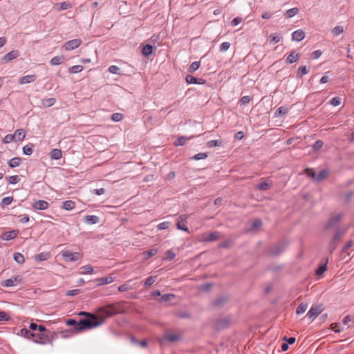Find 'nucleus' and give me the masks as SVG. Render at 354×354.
<instances>
[{
  "mask_svg": "<svg viewBox=\"0 0 354 354\" xmlns=\"http://www.w3.org/2000/svg\"><path fill=\"white\" fill-rule=\"evenodd\" d=\"M104 323V319H99V317L94 314L86 317V319H81L77 324V331L80 332L85 329H91L100 326Z\"/></svg>",
  "mask_w": 354,
  "mask_h": 354,
  "instance_id": "nucleus-1",
  "label": "nucleus"
},
{
  "mask_svg": "<svg viewBox=\"0 0 354 354\" xmlns=\"http://www.w3.org/2000/svg\"><path fill=\"white\" fill-rule=\"evenodd\" d=\"M347 230V227H338L337 228H336L335 234L332 237L328 246V251L330 254H332L334 252V250L337 248L342 238L345 235Z\"/></svg>",
  "mask_w": 354,
  "mask_h": 354,
  "instance_id": "nucleus-2",
  "label": "nucleus"
},
{
  "mask_svg": "<svg viewBox=\"0 0 354 354\" xmlns=\"http://www.w3.org/2000/svg\"><path fill=\"white\" fill-rule=\"evenodd\" d=\"M20 333L21 336L28 339L35 337L36 339L33 341L37 344H45V341L44 339L47 337V335L44 333L35 334L26 328H22Z\"/></svg>",
  "mask_w": 354,
  "mask_h": 354,
  "instance_id": "nucleus-3",
  "label": "nucleus"
},
{
  "mask_svg": "<svg viewBox=\"0 0 354 354\" xmlns=\"http://www.w3.org/2000/svg\"><path fill=\"white\" fill-rule=\"evenodd\" d=\"M116 313H118V311L115 308L114 305H109L100 308L97 310V315H95L99 317V319L104 318L105 321L106 318H109Z\"/></svg>",
  "mask_w": 354,
  "mask_h": 354,
  "instance_id": "nucleus-4",
  "label": "nucleus"
},
{
  "mask_svg": "<svg viewBox=\"0 0 354 354\" xmlns=\"http://www.w3.org/2000/svg\"><path fill=\"white\" fill-rule=\"evenodd\" d=\"M341 218H342L341 214H337L331 216L325 225V227H324L325 230H335L336 228H337L339 227V226H337V224L338 223V222L340 221Z\"/></svg>",
  "mask_w": 354,
  "mask_h": 354,
  "instance_id": "nucleus-5",
  "label": "nucleus"
},
{
  "mask_svg": "<svg viewBox=\"0 0 354 354\" xmlns=\"http://www.w3.org/2000/svg\"><path fill=\"white\" fill-rule=\"evenodd\" d=\"M230 324V318L225 317L216 319L214 323V327L217 330H221L227 328Z\"/></svg>",
  "mask_w": 354,
  "mask_h": 354,
  "instance_id": "nucleus-6",
  "label": "nucleus"
},
{
  "mask_svg": "<svg viewBox=\"0 0 354 354\" xmlns=\"http://www.w3.org/2000/svg\"><path fill=\"white\" fill-rule=\"evenodd\" d=\"M324 308L322 305L313 306L306 314L310 319H315L322 311Z\"/></svg>",
  "mask_w": 354,
  "mask_h": 354,
  "instance_id": "nucleus-7",
  "label": "nucleus"
},
{
  "mask_svg": "<svg viewBox=\"0 0 354 354\" xmlns=\"http://www.w3.org/2000/svg\"><path fill=\"white\" fill-rule=\"evenodd\" d=\"M286 246L284 243L274 244L270 248V254L274 257L279 256L284 251Z\"/></svg>",
  "mask_w": 354,
  "mask_h": 354,
  "instance_id": "nucleus-8",
  "label": "nucleus"
},
{
  "mask_svg": "<svg viewBox=\"0 0 354 354\" xmlns=\"http://www.w3.org/2000/svg\"><path fill=\"white\" fill-rule=\"evenodd\" d=\"M82 44V40L80 39H74L66 42L63 48L65 50H72L78 48Z\"/></svg>",
  "mask_w": 354,
  "mask_h": 354,
  "instance_id": "nucleus-9",
  "label": "nucleus"
},
{
  "mask_svg": "<svg viewBox=\"0 0 354 354\" xmlns=\"http://www.w3.org/2000/svg\"><path fill=\"white\" fill-rule=\"evenodd\" d=\"M62 256L70 261H75L82 259V256L79 252H71L68 250L62 252Z\"/></svg>",
  "mask_w": 354,
  "mask_h": 354,
  "instance_id": "nucleus-10",
  "label": "nucleus"
},
{
  "mask_svg": "<svg viewBox=\"0 0 354 354\" xmlns=\"http://www.w3.org/2000/svg\"><path fill=\"white\" fill-rule=\"evenodd\" d=\"M177 339V336L175 334H168L164 335L162 338L159 339V342L161 345L165 346L168 343L174 342Z\"/></svg>",
  "mask_w": 354,
  "mask_h": 354,
  "instance_id": "nucleus-11",
  "label": "nucleus"
},
{
  "mask_svg": "<svg viewBox=\"0 0 354 354\" xmlns=\"http://www.w3.org/2000/svg\"><path fill=\"white\" fill-rule=\"evenodd\" d=\"M185 81L187 84H204L206 82V80L203 78H197L191 75H187L185 77Z\"/></svg>",
  "mask_w": 354,
  "mask_h": 354,
  "instance_id": "nucleus-12",
  "label": "nucleus"
},
{
  "mask_svg": "<svg viewBox=\"0 0 354 354\" xmlns=\"http://www.w3.org/2000/svg\"><path fill=\"white\" fill-rule=\"evenodd\" d=\"M32 207L38 210H45L49 207V204L47 201L43 200H39L34 202Z\"/></svg>",
  "mask_w": 354,
  "mask_h": 354,
  "instance_id": "nucleus-13",
  "label": "nucleus"
},
{
  "mask_svg": "<svg viewBox=\"0 0 354 354\" xmlns=\"http://www.w3.org/2000/svg\"><path fill=\"white\" fill-rule=\"evenodd\" d=\"M18 234H19L18 230H11V231L3 233L1 235V239L4 240V241H9V240H12V239H15L17 236Z\"/></svg>",
  "mask_w": 354,
  "mask_h": 354,
  "instance_id": "nucleus-14",
  "label": "nucleus"
},
{
  "mask_svg": "<svg viewBox=\"0 0 354 354\" xmlns=\"http://www.w3.org/2000/svg\"><path fill=\"white\" fill-rule=\"evenodd\" d=\"M221 238V233L218 232H213L203 237V240L207 242L214 241Z\"/></svg>",
  "mask_w": 354,
  "mask_h": 354,
  "instance_id": "nucleus-15",
  "label": "nucleus"
},
{
  "mask_svg": "<svg viewBox=\"0 0 354 354\" xmlns=\"http://www.w3.org/2000/svg\"><path fill=\"white\" fill-rule=\"evenodd\" d=\"M305 37V32L303 30H297L292 32V39L296 41H300Z\"/></svg>",
  "mask_w": 354,
  "mask_h": 354,
  "instance_id": "nucleus-16",
  "label": "nucleus"
},
{
  "mask_svg": "<svg viewBox=\"0 0 354 354\" xmlns=\"http://www.w3.org/2000/svg\"><path fill=\"white\" fill-rule=\"evenodd\" d=\"M36 80L35 75H28L24 76L19 79V83L20 84H28L34 82Z\"/></svg>",
  "mask_w": 354,
  "mask_h": 354,
  "instance_id": "nucleus-17",
  "label": "nucleus"
},
{
  "mask_svg": "<svg viewBox=\"0 0 354 354\" xmlns=\"http://www.w3.org/2000/svg\"><path fill=\"white\" fill-rule=\"evenodd\" d=\"M19 56V52L17 50H12L6 54L3 58L6 62H10Z\"/></svg>",
  "mask_w": 354,
  "mask_h": 354,
  "instance_id": "nucleus-18",
  "label": "nucleus"
},
{
  "mask_svg": "<svg viewBox=\"0 0 354 354\" xmlns=\"http://www.w3.org/2000/svg\"><path fill=\"white\" fill-rule=\"evenodd\" d=\"M114 281L113 277L109 276L106 277L98 278L96 281L99 286L106 285L112 283Z\"/></svg>",
  "mask_w": 354,
  "mask_h": 354,
  "instance_id": "nucleus-19",
  "label": "nucleus"
},
{
  "mask_svg": "<svg viewBox=\"0 0 354 354\" xmlns=\"http://www.w3.org/2000/svg\"><path fill=\"white\" fill-rule=\"evenodd\" d=\"M84 221L87 224H96L99 222V217L95 215H88L84 217Z\"/></svg>",
  "mask_w": 354,
  "mask_h": 354,
  "instance_id": "nucleus-20",
  "label": "nucleus"
},
{
  "mask_svg": "<svg viewBox=\"0 0 354 354\" xmlns=\"http://www.w3.org/2000/svg\"><path fill=\"white\" fill-rule=\"evenodd\" d=\"M228 300V297L226 296H222L218 297L217 299L213 301V305L216 307H221L225 304Z\"/></svg>",
  "mask_w": 354,
  "mask_h": 354,
  "instance_id": "nucleus-21",
  "label": "nucleus"
},
{
  "mask_svg": "<svg viewBox=\"0 0 354 354\" xmlns=\"http://www.w3.org/2000/svg\"><path fill=\"white\" fill-rule=\"evenodd\" d=\"M15 139L16 138L19 141H22L26 137V132L24 129H17L14 133Z\"/></svg>",
  "mask_w": 354,
  "mask_h": 354,
  "instance_id": "nucleus-22",
  "label": "nucleus"
},
{
  "mask_svg": "<svg viewBox=\"0 0 354 354\" xmlns=\"http://www.w3.org/2000/svg\"><path fill=\"white\" fill-rule=\"evenodd\" d=\"M299 54L295 53L294 51H292L287 57L286 62L288 64H292L295 62H297L299 59Z\"/></svg>",
  "mask_w": 354,
  "mask_h": 354,
  "instance_id": "nucleus-23",
  "label": "nucleus"
},
{
  "mask_svg": "<svg viewBox=\"0 0 354 354\" xmlns=\"http://www.w3.org/2000/svg\"><path fill=\"white\" fill-rule=\"evenodd\" d=\"M288 112V108L286 106L279 107L274 112L275 117H281Z\"/></svg>",
  "mask_w": 354,
  "mask_h": 354,
  "instance_id": "nucleus-24",
  "label": "nucleus"
},
{
  "mask_svg": "<svg viewBox=\"0 0 354 354\" xmlns=\"http://www.w3.org/2000/svg\"><path fill=\"white\" fill-rule=\"evenodd\" d=\"M56 102V99L51 97V98H46L41 100V105L44 107H50L55 104Z\"/></svg>",
  "mask_w": 354,
  "mask_h": 354,
  "instance_id": "nucleus-25",
  "label": "nucleus"
},
{
  "mask_svg": "<svg viewBox=\"0 0 354 354\" xmlns=\"http://www.w3.org/2000/svg\"><path fill=\"white\" fill-rule=\"evenodd\" d=\"M158 252V250L156 248L151 249L149 250L145 251L142 253L143 258L145 260L149 259L150 257L154 256Z\"/></svg>",
  "mask_w": 354,
  "mask_h": 354,
  "instance_id": "nucleus-26",
  "label": "nucleus"
},
{
  "mask_svg": "<svg viewBox=\"0 0 354 354\" xmlns=\"http://www.w3.org/2000/svg\"><path fill=\"white\" fill-rule=\"evenodd\" d=\"M67 331H65V332H60V334L62 335V337H66L64 333H66ZM59 334V332H53L51 333L50 335L47 338V341L48 342H49L50 344H52L53 341L57 338L58 337V335Z\"/></svg>",
  "mask_w": 354,
  "mask_h": 354,
  "instance_id": "nucleus-27",
  "label": "nucleus"
},
{
  "mask_svg": "<svg viewBox=\"0 0 354 354\" xmlns=\"http://www.w3.org/2000/svg\"><path fill=\"white\" fill-rule=\"evenodd\" d=\"M50 158L53 160H58L62 158V152L61 150L57 149H54L50 152Z\"/></svg>",
  "mask_w": 354,
  "mask_h": 354,
  "instance_id": "nucleus-28",
  "label": "nucleus"
},
{
  "mask_svg": "<svg viewBox=\"0 0 354 354\" xmlns=\"http://www.w3.org/2000/svg\"><path fill=\"white\" fill-rule=\"evenodd\" d=\"M223 144V141L219 140H212L210 141H208L206 144L207 147L209 148H212L215 147H221Z\"/></svg>",
  "mask_w": 354,
  "mask_h": 354,
  "instance_id": "nucleus-29",
  "label": "nucleus"
},
{
  "mask_svg": "<svg viewBox=\"0 0 354 354\" xmlns=\"http://www.w3.org/2000/svg\"><path fill=\"white\" fill-rule=\"evenodd\" d=\"M55 8L57 10H66L69 8H71V4L68 2H62L60 3H57L55 6Z\"/></svg>",
  "mask_w": 354,
  "mask_h": 354,
  "instance_id": "nucleus-30",
  "label": "nucleus"
},
{
  "mask_svg": "<svg viewBox=\"0 0 354 354\" xmlns=\"http://www.w3.org/2000/svg\"><path fill=\"white\" fill-rule=\"evenodd\" d=\"M17 279L15 277L14 279H8L1 281V285L4 287H11L15 284Z\"/></svg>",
  "mask_w": 354,
  "mask_h": 354,
  "instance_id": "nucleus-31",
  "label": "nucleus"
},
{
  "mask_svg": "<svg viewBox=\"0 0 354 354\" xmlns=\"http://www.w3.org/2000/svg\"><path fill=\"white\" fill-rule=\"evenodd\" d=\"M21 159L20 158H13L8 162V165L11 168L18 167L21 163Z\"/></svg>",
  "mask_w": 354,
  "mask_h": 354,
  "instance_id": "nucleus-32",
  "label": "nucleus"
},
{
  "mask_svg": "<svg viewBox=\"0 0 354 354\" xmlns=\"http://www.w3.org/2000/svg\"><path fill=\"white\" fill-rule=\"evenodd\" d=\"M299 12L298 8H292L289 10H288L285 13L284 16L286 18H291L294 17L297 12Z\"/></svg>",
  "mask_w": 354,
  "mask_h": 354,
  "instance_id": "nucleus-33",
  "label": "nucleus"
},
{
  "mask_svg": "<svg viewBox=\"0 0 354 354\" xmlns=\"http://www.w3.org/2000/svg\"><path fill=\"white\" fill-rule=\"evenodd\" d=\"M49 257H50V254L48 253L42 252V253L37 254L35 257V259L37 261H42L47 260L49 258Z\"/></svg>",
  "mask_w": 354,
  "mask_h": 354,
  "instance_id": "nucleus-34",
  "label": "nucleus"
},
{
  "mask_svg": "<svg viewBox=\"0 0 354 354\" xmlns=\"http://www.w3.org/2000/svg\"><path fill=\"white\" fill-rule=\"evenodd\" d=\"M75 203L72 201H66L63 203V208L66 210H72L75 208Z\"/></svg>",
  "mask_w": 354,
  "mask_h": 354,
  "instance_id": "nucleus-35",
  "label": "nucleus"
},
{
  "mask_svg": "<svg viewBox=\"0 0 354 354\" xmlns=\"http://www.w3.org/2000/svg\"><path fill=\"white\" fill-rule=\"evenodd\" d=\"M176 296L173 294H165L161 295L159 301L161 302H166L174 299Z\"/></svg>",
  "mask_w": 354,
  "mask_h": 354,
  "instance_id": "nucleus-36",
  "label": "nucleus"
},
{
  "mask_svg": "<svg viewBox=\"0 0 354 354\" xmlns=\"http://www.w3.org/2000/svg\"><path fill=\"white\" fill-rule=\"evenodd\" d=\"M80 274H92L93 272V268L91 266H82L80 268Z\"/></svg>",
  "mask_w": 354,
  "mask_h": 354,
  "instance_id": "nucleus-37",
  "label": "nucleus"
},
{
  "mask_svg": "<svg viewBox=\"0 0 354 354\" xmlns=\"http://www.w3.org/2000/svg\"><path fill=\"white\" fill-rule=\"evenodd\" d=\"M328 175V172L326 170H322L319 171V173L317 175L316 180L319 182L325 179Z\"/></svg>",
  "mask_w": 354,
  "mask_h": 354,
  "instance_id": "nucleus-38",
  "label": "nucleus"
},
{
  "mask_svg": "<svg viewBox=\"0 0 354 354\" xmlns=\"http://www.w3.org/2000/svg\"><path fill=\"white\" fill-rule=\"evenodd\" d=\"M200 62H194L193 63H192V64L189 66V68H188V71L191 73H194L195 71H196L199 67H200Z\"/></svg>",
  "mask_w": 354,
  "mask_h": 354,
  "instance_id": "nucleus-39",
  "label": "nucleus"
},
{
  "mask_svg": "<svg viewBox=\"0 0 354 354\" xmlns=\"http://www.w3.org/2000/svg\"><path fill=\"white\" fill-rule=\"evenodd\" d=\"M207 157H208V153L201 152V153H198L194 155V156L190 158V159L195 160H200L205 159Z\"/></svg>",
  "mask_w": 354,
  "mask_h": 354,
  "instance_id": "nucleus-40",
  "label": "nucleus"
},
{
  "mask_svg": "<svg viewBox=\"0 0 354 354\" xmlns=\"http://www.w3.org/2000/svg\"><path fill=\"white\" fill-rule=\"evenodd\" d=\"M308 308V304L302 303L298 306V307L296 309V313L297 315H300L304 313Z\"/></svg>",
  "mask_w": 354,
  "mask_h": 354,
  "instance_id": "nucleus-41",
  "label": "nucleus"
},
{
  "mask_svg": "<svg viewBox=\"0 0 354 354\" xmlns=\"http://www.w3.org/2000/svg\"><path fill=\"white\" fill-rule=\"evenodd\" d=\"M327 262H325L324 263L321 264L319 268L316 270V274L319 276L322 275L326 270L327 267Z\"/></svg>",
  "mask_w": 354,
  "mask_h": 354,
  "instance_id": "nucleus-42",
  "label": "nucleus"
},
{
  "mask_svg": "<svg viewBox=\"0 0 354 354\" xmlns=\"http://www.w3.org/2000/svg\"><path fill=\"white\" fill-rule=\"evenodd\" d=\"M82 70H83V67L82 66L75 65V66H73L70 67L68 68V72L70 73H77L82 71Z\"/></svg>",
  "mask_w": 354,
  "mask_h": 354,
  "instance_id": "nucleus-43",
  "label": "nucleus"
},
{
  "mask_svg": "<svg viewBox=\"0 0 354 354\" xmlns=\"http://www.w3.org/2000/svg\"><path fill=\"white\" fill-rule=\"evenodd\" d=\"M271 183L263 182L257 185V189L262 191L268 190L270 188Z\"/></svg>",
  "mask_w": 354,
  "mask_h": 354,
  "instance_id": "nucleus-44",
  "label": "nucleus"
},
{
  "mask_svg": "<svg viewBox=\"0 0 354 354\" xmlns=\"http://www.w3.org/2000/svg\"><path fill=\"white\" fill-rule=\"evenodd\" d=\"M14 259L18 263L22 264L25 261V259L24 256L21 253H15L14 254Z\"/></svg>",
  "mask_w": 354,
  "mask_h": 354,
  "instance_id": "nucleus-45",
  "label": "nucleus"
},
{
  "mask_svg": "<svg viewBox=\"0 0 354 354\" xmlns=\"http://www.w3.org/2000/svg\"><path fill=\"white\" fill-rule=\"evenodd\" d=\"M33 145L29 144L23 147V153L25 155H31L32 153Z\"/></svg>",
  "mask_w": 354,
  "mask_h": 354,
  "instance_id": "nucleus-46",
  "label": "nucleus"
},
{
  "mask_svg": "<svg viewBox=\"0 0 354 354\" xmlns=\"http://www.w3.org/2000/svg\"><path fill=\"white\" fill-rule=\"evenodd\" d=\"M152 46L147 44L143 47L142 53L145 56H149L152 53Z\"/></svg>",
  "mask_w": 354,
  "mask_h": 354,
  "instance_id": "nucleus-47",
  "label": "nucleus"
},
{
  "mask_svg": "<svg viewBox=\"0 0 354 354\" xmlns=\"http://www.w3.org/2000/svg\"><path fill=\"white\" fill-rule=\"evenodd\" d=\"M344 32V28L341 26H335L332 30V33L335 36H338Z\"/></svg>",
  "mask_w": 354,
  "mask_h": 354,
  "instance_id": "nucleus-48",
  "label": "nucleus"
},
{
  "mask_svg": "<svg viewBox=\"0 0 354 354\" xmlns=\"http://www.w3.org/2000/svg\"><path fill=\"white\" fill-rule=\"evenodd\" d=\"M308 71L306 66H299L297 70V75L299 77H303L304 75L307 74Z\"/></svg>",
  "mask_w": 354,
  "mask_h": 354,
  "instance_id": "nucleus-49",
  "label": "nucleus"
},
{
  "mask_svg": "<svg viewBox=\"0 0 354 354\" xmlns=\"http://www.w3.org/2000/svg\"><path fill=\"white\" fill-rule=\"evenodd\" d=\"M63 58L60 56H55L50 60L52 65H59L62 63Z\"/></svg>",
  "mask_w": 354,
  "mask_h": 354,
  "instance_id": "nucleus-50",
  "label": "nucleus"
},
{
  "mask_svg": "<svg viewBox=\"0 0 354 354\" xmlns=\"http://www.w3.org/2000/svg\"><path fill=\"white\" fill-rule=\"evenodd\" d=\"M269 40L270 43L277 44L280 41V37L277 34H271Z\"/></svg>",
  "mask_w": 354,
  "mask_h": 354,
  "instance_id": "nucleus-51",
  "label": "nucleus"
},
{
  "mask_svg": "<svg viewBox=\"0 0 354 354\" xmlns=\"http://www.w3.org/2000/svg\"><path fill=\"white\" fill-rule=\"evenodd\" d=\"M123 118V115L120 113H115L111 115V120L114 122L121 121Z\"/></svg>",
  "mask_w": 354,
  "mask_h": 354,
  "instance_id": "nucleus-52",
  "label": "nucleus"
},
{
  "mask_svg": "<svg viewBox=\"0 0 354 354\" xmlns=\"http://www.w3.org/2000/svg\"><path fill=\"white\" fill-rule=\"evenodd\" d=\"M132 289V287L128 284V283H126L124 284H122L118 287V290L120 292H126L128 290H130Z\"/></svg>",
  "mask_w": 354,
  "mask_h": 354,
  "instance_id": "nucleus-53",
  "label": "nucleus"
},
{
  "mask_svg": "<svg viewBox=\"0 0 354 354\" xmlns=\"http://www.w3.org/2000/svg\"><path fill=\"white\" fill-rule=\"evenodd\" d=\"M324 142L321 140H317L313 145V149L314 151H318L323 147Z\"/></svg>",
  "mask_w": 354,
  "mask_h": 354,
  "instance_id": "nucleus-54",
  "label": "nucleus"
},
{
  "mask_svg": "<svg viewBox=\"0 0 354 354\" xmlns=\"http://www.w3.org/2000/svg\"><path fill=\"white\" fill-rule=\"evenodd\" d=\"M19 177L17 175H15V176H11L9 177V179H8V183L10 184H17L19 183Z\"/></svg>",
  "mask_w": 354,
  "mask_h": 354,
  "instance_id": "nucleus-55",
  "label": "nucleus"
},
{
  "mask_svg": "<svg viewBox=\"0 0 354 354\" xmlns=\"http://www.w3.org/2000/svg\"><path fill=\"white\" fill-rule=\"evenodd\" d=\"M230 47V42H223L220 46V51L221 52H225L227 51Z\"/></svg>",
  "mask_w": 354,
  "mask_h": 354,
  "instance_id": "nucleus-56",
  "label": "nucleus"
},
{
  "mask_svg": "<svg viewBox=\"0 0 354 354\" xmlns=\"http://www.w3.org/2000/svg\"><path fill=\"white\" fill-rule=\"evenodd\" d=\"M109 71L113 74H120V69L117 66L112 65V66H109Z\"/></svg>",
  "mask_w": 354,
  "mask_h": 354,
  "instance_id": "nucleus-57",
  "label": "nucleus"
},
{
  "mask_svg": "<svg viewBox=\"0 0 354 354\" xmlns=\"http://www.w3.org/2000/svg\"><path fill=\"white\" fill-rule=\"evenodd\" d=\"M192 136L185 137V136H178V146L184 145L187 140H190Z\"/></svg>",
  "mask_w": 354,
  "mask_h": 354,
  "instance_id": "nucleus-58",
  "label": "nucleus"
},
{
  "mask_svg": "<svg viewBox=\"0 0 354 354\" xmlns=\"http://www.w3.org/2000/svg\"><path fill=\"white\" fill-rule=\"evenodd\" d=\"M66 324L67 326H75V331L78 332L77 331V324H78V322H76L75 319H67L66 321Z\"/></svg>",
  "mask_w": 354,
  "mask_h": 354,
  "instance_id": "nucleus-59",
  "label": "nucleus"
},
{
  "mask_svg": "<svg viewBox=\"0 0 354 354\" xmlns=\"http://www.w3.org/2000/svg\"><path fill=\"white\" fill-rule=\"evenodd\" d=\"M169 225H170V223L169 222L165 221V222H162V223H160L158 225V229L159 230H166V229L169 228Z\"/></svg>",
  "mask_w": 354,
  "mask_h": 354,
  "instance_id": "nucleus-60",
  "label": "nucleus"
},
{
  "mask_svg": "<svg viewBox=\"0 0 354 354\" xmlns=\"http://www.w3.org/2000/svg\"><path fill=\"white\" fill-rule=\"evenodd\" d=\"M156 277H155V276L149 277V278H147L146 279L145 285L146 286H151L156 281Z\"/></svg>",
  "mask_w": 354,
  "mask_h": 354,
  "instance_id": "nucleus-61",
  "label": "nucleus"
},
{
  "mask_svg": "<svg viewBox=\"0 0 354 354\" xmlns=\"http://www.w3.org/2000/svg\"><path fill=\"white\" fill-rule=\"evenodd\" d=\"M330 104L333 106H339L341 104V98L335 97L330 101Z\"/></svg>",
  "mask_w": 354,
  "mask_h": 354,
  "instance_id": "nucleus-62",
  "label": "nucleus"
},
{
  "mask_svg": "<svg viewBox=\"0 0 354 354\" xmlns=\"http://www.w3.org/2000/svg\"><path fill=\"white\" fill-rule=\"evenodd\" d=\"M15 140V136L13 135H6L3 138V142L4 143H10L11 142L14 141Z\"/></svg>",
  "mask_w": 354,
  "mask_h": 354,
  "instance_id": "nucleus-63",
  "label": "nucleus"
},
{
  "mask_svg": "<svg viewBox=\"0 0 354 354\" xmlns=\"http://www.w3.org/2000/svg\"><path fill=\"white\" fill-rule=\"evenodd\" d=\"M354 244V242L353 240L348 241L343 247L342 251L346 252L348 249H350Z\"/></svg>",
  "mask_w": 354,
  "mask_h": 354,
  "instance_id": "nucleus-64",
  "label": "nucleus"
}]
</instances>
